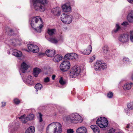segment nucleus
<instances>
[{
  "label": "nucleus",
  "mask_w": 133,
  "mask_h": 133,
  "mask_svg": "<svg viewBox=\"0 0 133 133\" xmlns=\"http://www.w3.org/2000/svg\"><path fill=\"white\" fill-rule=\"evenodd\" d=\"M67 133H73L74 131L72 129H67Z\"/></svg>",
  "instance_id": "43"
},
{
  "label": "nucleus",
  "mask_w": 133,
  "mask_h": 133,
  "mask_svg": "<svg viewBox=\"0 0 133 133\" xmlns=\"http://www.w3.org/2000/svg\"><path fill=\"white\" fill-rule=\"evenodd\" d=\"M12 30H10V31L11 32H12Z\"/></svg>",
  "instance_id": "60"
},
{
  "label": "nucleus",
  "mask_w": 133,
  "mask_h": 133,
  "mask_svg": "<svg viewBox=\"0 0 133 133\" xmlns=\"http://www.w3.org/2000/svg\"><path fill=\"white\" fill-rule=\"evenodd\" d=\"M116 130L113 128L110 129L108 131V133H114Z\"/></svg>",
  "instance_id": "37"
},
{
  "label": "nucleus",
  "mask_w": 133,
  "mask_h": 133,
  "mask_svg": "<svg viewBox=\"0 0 133 133\" xmlns=\"http://www.w3.org/2000/svg\"><path fill=\"white\" fill-rule=\"evenodd\" d=\"M40 69L37 68H35L34 69L33 74L34 76L36 77H38V75L41 71Z\"/></svg>",
  "instance_id": "23"
},
{
  "label": "nucleus",
  "mask_w": 133,
  "mask_h": 133,
  "mask_svg": "<svg viewBox=\"0 0 133 133\" xmlns=\"http://www.w3.org/2000/svg\"><path fill=\"white\" fill-rule=\"evenodd\" d=\"M63 56L62 55L57 54L53 58L54 61L58 62L62 59Z\"/></svg>",
  "instance_id": "22"
},
{
  "label": "nucleus",
  "mask_w": 133,
  "mask_h": 133,
  "mask_svg": "<svg viewBox=\"0 0 133 133\" xmlns=\"http://www.w3.org/2000/svg\"><path fill=\"white\" fill-rule=\"evenodd\" d=\"M70 64L69 61H63L60 65V68L63 71H67L70 67Z\"/></svg>",
  "instance_id": "9"
},
{
  "label": "nucleus",
  "mask_w": 133,
  "mask_h": 133,
  "mask_svg": "<svg viewBox=\"0 0 133 133\" xmlns=\"http://www.w3.org/2000/svg\"><path fill=\"white\" fill-rule=\"evenodd\" d=\"M14 103L16 104H17V99L16 98H15L14 100Z\"/></svg>",
  "instance_id": "53"
},
{
  "label": "nucleus",
  "mask_w": 133,
  "mask_h": 133,
  "mask_svg": "<svg viewBox=\"0 0 133 133\" xmlns=\"http://www.w3.org/2000/svg\"><path fill=\"white\" fill-rule=\"evenodd\" d=\"M130 39L131 41L133 42V31H130Z\"/></svg>",
  "instance_id": "36"
},
{
  "label": "nucleus",
  "mask_w": 133,
  "mask_h": 133,
  "mask_svg": "<svg viewBox=\"0 0 133 133\" xmlns=\"http://www.w3.org/2000/svg\"><path fill=\"white\" fill-rule=\"evenodd\" d=\"M55 31V29H49L48 30L47 32L51 36L54 34Z\"/></svg>",
  "instance_id": "29"
},
{
  "label": "nucleus",
  "mask_w": 133,
  "mask_h": 133,
  "mask_svg": "<svg viewBox=\"0 0 133 133\" xmlns=\"http://www.w3.org/2000/svg\"><path fill=\"white\" fill-rule=\"evenodd\" d=\"M19 118L20 119H21V121L23 123H26L29 120L27 117H25L24 115L23 116H22L21 117H19Z\"/></svg>",
  "instance_id": "26"
},
{
  "label": "nucleus",
  "mask_w": 133,
  "mask_h": 133,
  "mask_svg": "<svg viewBox=\"0 0 133 133\" xmlns=\"http://www.w3.org/2000/svg\"><path fill=\"white\" fill-rule=\"evenodd\" d=\"M78 56L76 54L74 53H69L66 54L64 57V59H68L69 60L77 59Z\"/></svg>",
  "instance_id": "10"
},
{
  "label": "nucleus",
  "mask_w": 133,
  "mask_h": 133,
  "mask_svg": "<svg viewBox=\"0 0 133 133\" xmlns=\"http://www.w3.org/2000/svg\"><path fill=\"white\" fill-rule=\"evenodd\" d=\"M27 117L29 120H32L35 118L34 115L33 114H29Z\"/></svg>",
  "instance_id": "31"
},
{
  "label": "nucleus",
  "mask_w": 133,
  "mask_h": 133,
  "mask_svg": "<svg viewBox=\"0 0 133 133\" xmlns=\"http://www.w3.org/2000/svg\"><path fill=\"white\" fill-rule=\"evenodd\" d=\"M108 49L107 45H105L103 48L102 50L103 52L105 53H106L108 51Z\"/></svg>",
  "instance_id": "34"
},
{
  "label": "nucleus",
  "mask_w": 133,
  "mask_h": 133,
  "mask_svg": "<svg viewBox=\"0 0 133 133\" xmlns=\"http://www.w3.org/2000/svg\"><path fill=\"white\" fill-rule=\"evenodd\" d=\"M113 96V94L111 92H109L107 94V97L109 98H112Z\"/></svg>",
  "instance_id": "38"
},
{
  "label": "nucleus",
  "mask_w": 133,
  "mask_h": 133,
  "mask_svg": "<svg viewBox=\"0 0 133 133\" xmlns=\"http://www.w3.org/2000/svg\"><path fill=\"white\" fill-rule=\"evenodd\" d=\"M131 78H132V80H133V74H132V76Z\"/></svg>",
  "instance_id": "58"
},
{
  "label": "nucleus",
  "mask_w": 133,
  "mask_h": 133,
  "mask_svg": "<svg viewBox=\"0 0 133 133\" xmlns=\"http://www.w3.org/2000/svg\"><path fill=\"white\" fill-rule=\"evenodd\" d=\"M62 8L63 11L66 12L70 11L71 10L70 5L69 3H66L63 5L62 6Z\"/></svg>",
  "instance_id": "12"
},
{
  "label": "nucleus",
  "mask_w": 133,
  "mask_h": 133,
  "mask_svg": "<svg viewBox=\"0 0 133 133\" xmlns=\"http://www.w3.org/2000/svg\"><path fill=\"white\" fill-rule=\"evenodd\" d=\"M8 54H10V52H8Z\"/></svg>",
  "instance_id": "59"
},
{
  "label": "nucleus",
  "mask_w": 133,
  "mask_h": 133,
  "mask_svg": "<svg viewBox=\"0 0 133 133\" xmlns=\"http://www.w3.org/2000/svg\"><path fill=\"white\" fill-rule=\"evenodd\" d=\"M54 128L53 133H61L62 131V127L61 124L56 122L50 124L48 126L46 130H49V128Z\"/></svg>",
  "instance_id": "3"
},
{
  "label": "nucleus",
  "mask_w": 133,
  "mask_h": 133,
  "mask_svg": "<svg viewBox=\"0 0 133 133\" xmlns=\"http://www.w3.org/2000/svg\"><path fill=\"white\" fill-rule=\"evenodd\" d=\"M128 108L130 109H133V102H131L128 103L127 104Z\"/></svg>",
  "instance_id": "33"
},
{
  "label": "nucleus",
  "mask_w": 133,
  "mask_h": 133,
  "mask_svg": "<svg viewBox=\"0 0 133 133\" xmlns=\"http://www.w3.org/2000/svg\"><path fill=\"white\" fill-rule=\"evenodd\" d=\"M127 1L130 3H132L133 2V0H127Z\"/></svg>",
  "instance_id": "57"
},
{
  "label": "nucleus",
  "mask_w": 133,
  "mask_h": 133,
  "mask_svg": "<svg viewBox=\"0 0 133 133\" xmlns=\"http://www.w3.org/2000/svg\"><path fill=\"white\" fill-rule=\"evenodd\" d=\"M129 24L128 23V22H124L122 23V25H123L124 26H126L127 25Z\"/></svg>",
  "instance_id": "45"
},
{
  "label": "nucleus",
  "mask_w": 133,
  "mask_h": 133,
  "mask_svg": "<svg viewBox=\"0 0 133 133\" xmlns=\"http://www.w3.org/2000/svg\"><path fill=\"white\" fill-rule=\"evenodd\" d=\"M61 8L58 7H56L53 8L51 10V13L54 15H59L61 14Z\"/></svg>",
  "instance_id": "16"
},
{
  "label": "nucleus",
  "mask_w": 133,
  "mask_h": 133,
  "mask_svg": "<svg viewBox=\"0 0 133 133\" xmlns=\"http://www.w3.org/2000/svg\"><path fill=\"white\" fill-rule=\"evenodd\" d=\"M81 16V15L78 14H76L75 15V17L76 19L79 18Z\"/></svg>",
  "instance_id": "47"
},
{
  "label": "nucleus",
  "mask_w": 133,
  "mask_h": 133,
  "mask_svg": "<svg viewBox=\"0 0 133 133\" xmlns=\"http://www.w3.org/2000/svg\"><path fill=\"white\" fill-rule=\"evenodd\" d=\"M63 120H65V118H63Z\"/></svg>",
  "instance_id": "62"
},
{
  "label": "nucleus",
  "mask_w": 133,
  "mask_h": 133,
  "mask_svg": "<svg viewBox=\"0 0 133 133\" xmlns=\"http://www.w3.org/2000/svg\"><path fill=\"white\" fill-rule=\"evenodd\" d=\"M91 128L93 130L94 133H99V128L96 125H93L90 126Z\"/></svg>",
  "instance_id": "21"
},
{
  "label": "nucleus",
  "mask_w": 133,
  "mask_h": 133,
  "mask_svg": "<svg viewBox=\"0 0 133 133\" xmlns=\"http://www.w3.org/2000/svg\"><path fill=\"white\" fill-rule=\"evenodd\" d=\"M48 40L51 42L54 43H57L58 42L57 39L54 37L49 38L48 39Z\"/></svg>",
  "instance_id": "28"
},
{
  "label": "nucleus",
  "mask_w": 133,
  "mask_h": 133,
  "mask_svg": "<svg viewBox=\"0 0 133 133\" xmlns=\"http://www.w3.org/2000/svg\"><path fill=\"white\" fill-rule=\"evenodd\" d=\"M66 120L68 121L69 120H70V116H68L66 117Z\"/></svg>",
  "instance_id": "49"
},
{
  "label": "nucleus",
  "mask_w": 133,
  "mask_h": 133,
  "mask_svg": "<svg viewBox=\"0 0 133 133\" xmlns=\"http://www.w3.org/2000/svg\"><path fill=\"white\" fill-rule=\"evenodd\" d=\"M45 54L49 57H52L55 54V51L53 49H48L45 51Z\"/></svg>",
  "instance_id": "13"
},
{
  "label": "nucleus",
  "mask_w": 133,
  "mask_h": 133,
  "mask_svg": "<svg viewBox=\"0 0 133 133\" xmlns=\"http://www.w3.org/2000/svg\"><path fill=\"white\" fill-rule=\"evenodd\" d=\"M125 112L127 113L128 114V112H129V109H125Z\"/></svg>",
  "instance_id": "51"
},
{
  "label": "nucleus",
  "mask_w": 133,
  "mask_h": 133,
  "mask_svg": "<svg viewBox=\"0 0 133 133\" xmlns=\"http://www.w3.org/2000/svg\"><path fill=\"white\" fill-rule=\"evenodd\" d=\"M16 40L15 39H14L12 42V45H13L14 46H16Z\"/></svg>",
  "instance_id": "44"
},
{
  "label": "nucleus",
  "mask_w": 133,
  "mask_h": 133,
  "mask_svg": "<svg viewBox=\"0 0 133 133\" xmlns=\"http://www.w3.org/2000/svg\"><path fill=\"white\" fill-rule=\"evenodd\" d=\"M107 68L106 64L102 61H97L95 64L94 69L96 71L100 70L101 69H104Z\"/></svg>",
  "instance_id": "7"
},
{
  "label": "nucleus",
  "mask_w": 133,
  "mask_h": 133,
  "mask_svg": "<svg viewBox=\"0 0 133 133\" xmlns=\"http://www.w3.org/2000/svg\"><path fill=\"white\" fill-rule=\"evenodd\" d=\"M92 51V47L91 46L89 45L86 49L83 51L81 52V53L85 55H88L90 54Z\"/></svg>",
  "instance_id": "15"
},
{
  "label": "nucleus",
  "mask_w": 133,
  "mask_h": 133,
  "mask_svg": "<svg viewBox=\"0 0 133 133\" xmlns=\"http://www.w3.org/2000/svg\"><path fill=\"white\" fill-rule=\"evenodd\" d=\"M35 88L37 90H40L42 88V86L41 84L40 83H38L36 84L35 86Z\"/></svg>",
  "instance_id": "30"
},
{
  "label": "nucleus",
  "mask_w": 133,
  "mask_h": 133,
  "mask_svg": "<svg viewBox=\"0 0 133 133\" xmlns=\"http://www.w3.org/2000/svg\"><path fill=\"white\" fill-rule=\"evenodd\" d=\"M28 48L30 51L34 53H37L39 51L38 47L37 45H34L33 44H28Z\"/></svg>",
  "instance_id": "11"
},
{
  "label": "nucleus",
  "mask_w": 133,
  "mask_h": 133,
  "mask_svg": "<svg viewBox=\"0 0 133 133\" xmlns=\"http://www.w3.org/2000/svg\"><path fill=\"white\" fill-rule=\"evenodd\" d=\"M59 82L62 85L66 84L67 83L66 80L64 79L62 77H61L59 81Z\"/></svg>",
  "instance_id": "27"
},
{
  "label": "nucleus",
  "mask_w": 133,
  "mask_h": 133,
  "mask_svg": "<svg viewBox=\"0 0 133 133\" xmlns=\"http://www.w3.org/2000/svg\"><path fill=\"white\" fill-rule=\"evenodd\" d=\"M18 41L19 42V43H17V45L18 44V45H19L21 44V39H19L18 40ZM17 42H18V41H17Z\"/></svg>",
  "instance_id": "52"
},
{
  "label": "nucleus",
  "mask_w": 133,
  "mask_h": 133,
  "mask_svg": "<svg viewBox=\"0 0 133 133\" xmlns=\"http://www.w3.org/2000/svg\"><path fill=\"white\" fill-rule=\"evenodd\" d=\"M120 29V27L119 26L118 24H117L116 25V27L112 31V32H117Z\"/></svg>",
  "instance_id": "32"
},
{
  "label": "nucleus",
  "mask_w": 133,
  "mask_h": 133,
  "mask_svg": "<svg viewBox=\"0 0 133 133\" xmlns=\"http://www.w3.org/2000/svg\"><path fill=\"white\" fill-rule=\"evenodd\" d=\"M133 84V83L131 82L130 83H125L123 86V88L124 90H128L130 89L131 87V85Z\"/></svg>",
  "instance_id": "20"
},
{
  "label": "nucleus",
  "mask_w": 133,
  "mask_h": 133,
  "mask_svg": "<svg viewBox=\"0 0 133 133\" xmlns=\"http://www.w3.org/2000/svg\"><path fill=\"white\" fill-rule=\"evenodd\" d=\"M81 71L79 67L77 66L73 67L70 71V76L72 78L76 77L80 73Z\"/></svg>",
  "instance_id": "8"
},
{
  "label": "nucleus",
  "mask_w": 133,
  "mask_h": 133,
  "mask_svg": "<svg viewBox=\"0 0 133 133\" xmlns=\"http://www.w3.org/2000/svg\"><path fill=\"white\" fill-rule=\"evenodd\" d=\"M123 60L124 61H129V59L128 58L126 57H123Z\"/></svg>",
  "instance_id": "46"
},
{
  "label": "nucleus",
  "mask_w": 133,
  "mask_h": 133,
  "mask_svg": "<svg viewBox=\"0 0 133 133\" xmlns=\"http://www.w3.org/2000/svg\"><path fill=\"white\" fill-rule=\"evenodd\" d=\"M128 21L130 23H133V11H131L129 13L127 17Z\"/></svg>",
  "instance_id": "18"
},
{
  "label": "nucleus",
  "mask_w": 133,
  "mask_h": 133,
  "mask_svg": "<svg viewBox=\"0 0 133 133\" xmlns=\"http://www.w3.org/2000/svg\"><path fill=\"white\" fill-rule=\"evenodd\" d=\"M38 114L39 115V122H41L43 121V120L42 119V115L40 113H39Z\"/></svg>",
  "instance_id": "39"
},
{
  "label": "nucleus",
  "mask_w": 133,
  "mask_h": 133,
  "mask_svg": "<svg viewBox=\"0 0 133 133\" xmlns=\"http://www.w3.org/2000/svg\"><path fill=\"white\" fill-rule=\"evenodd\" d=\"M2 107H3L5 106L6 104V103L5 102H2Z\"/></svg>",
  "instance_id": "50"
},
{
  "label": "nucleus",
  "mask_w": 133,
  "mask_h": 133,
  "mask_svg": "<svg viewBox=\"0 0 133 133\" xmlns=\"http://www.w3.org/2000/svg\"><path fill=\"white\" fill-rule=\"evenodd\" d=\"M72 15H67L65 14H63L61 16L62 21L66 24H70L72 22Z\"/></svg>",
  "instance_id": "6"
},
{
  "label": "nucleus",
  "mask_w": 133,
  "mask_h": 133,
  "mask_svg": "<svg viewBox=\"0 0 133 133\" xmlns=\"http://www.w3.org/2000/svg\"><path fill=\"white\" fill-rule=\"evenodd\" d=\"M35 132V128L31 126L27 129L25 131V133H34Z\"/></svg>",
  "instance_id": "24"
},
{
  "label": "nucleus",
  "mask_w": 133,
  "mask_h": 133,
  "mask_svg": "<svg viewBox=\"0 0 133 133\" xmlns=\"http://www.w3.org/2000/svg\"><path fill=\"white\" fill-rule=\"evenodd\" d=\"M95 59V57L94 56H92L91 57H90L89 60V62H93L94 61Z\"/></svg>",
  "instance_id": "35"
},
{
  "label": "nucleus",
  "mask_w": 133,
  "mask_h": 133,
  "mask_svg": "<svg viewBox=\"0 0 133 133\" xmlns=\"http://www.w3.org/2000/svg\"><path fill=\"white\" fill-rule=\"evenodd\" d=\"M12 54L15 56H17V50L14 49L12 51Z\"/></svg>",
  "instance_id": "40"
},
{
  "label": "nucleus",
  "mask_w": 133,
  "mask_h": 133,
  "mask_svg": "<svg viewBox=\"0 0 133 133\" xmlns=\"http://www.w3.org/2000/svg\"><path fill=\"white\" fill-rule=\"evenodd\" d=\"M70 121L74 123H80L83 121V119L77 114H72L70 115Z\"/></svg>",
  "instance_id": "5"
},
{
  "label": "nucleus",
  "mask_w": 133,
  "mask_h": 133,
  "mask_svg": "<svg viewBox=\"0 0 133 133\" xmlns=\"http://www.w3.org/2000/svg\"><path fill=\"white\" fill-rule=\"evenodd\" d=\"M39 56H44L45 55V53H44L42 52H39L38 54Z\"/></svg>",
  "instance_id": "48"
},
{
  "label": "nucleus",
  "mask_w": 133,
  "mask_h": 133,
  "mask_svg": "<svg viewBox=\"0 0 133 133\" xmlns=\"http://www.w3.org/2000/svg\"><path fill=\"white\" fill-rule=\"evenodd\" d=\"M28 66L25 62H23L21 64V68L23 73L25 72V71L28 68Z\"/></svg>",
  "instance_id": "19"
},
{
  "label": "nucleus",
  "mask_w": 133,
  "mask_h": 133,
  "mask_svg": "<svg viewBox=\"0 0 133 133\" xmlns=\"http://www.w3.org/2000/svg\"><path fill=\"white\" fill-rule=\"evenodd\" d=\"M22 55V53L21 51H17V57H20Z\"/></svg>",
  "instance_id": "41"
},
{
  "label": "nucleus",
  "mask_w": 133,
  "mask_h": 133,
  "mask_svg": "<svg viewBox=\"0 0 133 133\" xmlns=\"http://www.w3.org/2000/svg\"><path fill=\"white\" fill-rule=\"evenodd\" d=\"M130 124H128L126 126V128H130Z\"/></svg>",
  "instance_id": "55"
},
{
  "label": "nucleus",
  "mask_w": 133,
  "mask_h": 133,
  "mask_svg": "<svg viewBox=\"0 0 133 133\" xmlns=\"http://www.w3.org/2000/svg\"><path fill=\"white\" fill-rule=\"evenodd\" d=\"M124 133L123 132H119V133Z\"/></svg>",
  "instance_id": "61"
},
{
  "label": "nucleus",
  "mask_w": 133,
  "mask_h": 133,
  "mask_svg": "<svg viewBox=\"0 0 133 133\" xmlns=\"http://www.w3.org/2000/svg\"><path fill=\"white\" fill-rule=\"evenodd\" d=\"M128 35L126 34H122L119 38V41L123 43L126 42L128 40Z\"/></svg>",
  "instance_id": "14"
},
{
  "label": "nucleus",
  "mask_w": 133,
  "mask_h": 133,
  "mask_svg": "<svg viewBox=\"0 0 133 133\" xmlns=\"http://www.w3.org/2000/svg\"><path fill=\"white\" fill-rule=\"evenodd\" d=\"M26 82L30 85H31L33 84V81L32 76H29L28 77Z\"/></svg>",
  "instance_id": "25"
},
{
  "label": "nucleus",
  "mask_w": 133,
  "mask_h": 133,
  "mask_svg": "<svg viewBox=\"0 0 133 133\" xmlns=\"http://www.w3.org/2000/svg\"><path fill=\"white\" fill-rule=\"evenodd\" d=\"M21 102L20 101V100L17 99V105L19 104Z\"/></svg>",
  "instance_id": "56"
},
{
  "label": "nucleus",
  "mask_w": 133,
  "mask_h": 133,
  "mask_svg": "<svg viewBox=\"0 0 133 133\" xmlns=\"http://www.w3.org/2000/svg\"><path fill=\"white\" fill-rule=\"evenodd\" d=\"M87 129L84 127H80L78 128L76 130L77 133H86Z\"/></svg>",
  "instance_id": "17"
},
{
  "label": "nucleus",
  "mask_w": 133,
  "mask_h": 133,
  "mask_svg": "<svg viewBox=\"0 0 133 133\" xmlns=\"http://www.w3.org/2000/svg\"><path fill=\"white\" fill-rule=\"evenodd\" d=\"M30 24L32 27L37 32H40L43 27V22L39 16L33 17L30 19Z\"/></svg>",
  "instance_id": "1"
},
{
  "label": "nucleus",
  "mask_w": 133,
  "mask_h": 133,
  "mask_svg": "<svg viewBox=\"0 0 133 133\" xmlns=\"http://www.w3.org/2000/svg\"><path fill=\"white\" fill-rule=\"evenodd\" d=\"M50 78H49L48 77L44 79V82L46 83L48 82H49L50 81Z\"/></svg>",
  "instance_id": "42"
},
{
  "label": "nucleus",
  "mask_w": 133,
  "mask_h": 133,
  "mask_svg": "<svg viewBox=\"0 0 133 133\" xmlns=\"http://www.w3.org/2000/svg\"><path fill=\"white\" fill-rule=\"evenodd\" d=\"M108 122L106 118L101 117L97 120L96 123L99 127L101 128H104L107 126Z\"/></svg>",
  "instance_id": "4"
},
{
  "label": "nucleus",
  "mask_w": 133,
  "mask_h": 133,
  "mask_svg": "<svg viewBox=\"0 0 133 133\" xmlns=\"http://www.w3.org/2000/svg\"><path fill=\"white\" fill-rule=\"evenodd\" d=\"M33 4L34 9L36 10L43 12L45 10V5L47 4L46 0H31Z\"/></svg>",
  "instance_id": "2"
},
{
  "label": "nucleus",
  "mask_w": 133,
  "mask_h": 133,
  "mask_svg": "<svg viewBox=\"0 0 133 133\" xmlns=\"http://www.w3.org/2000/svg\"><path fill=\"white\" fill-rule=\"evenodd\" d=\"M55 77H56V76L55 75H52V79L53 80H54L55 79Z\"/></svg>",
  "instance_id": "54"
}]
</instances>
